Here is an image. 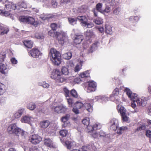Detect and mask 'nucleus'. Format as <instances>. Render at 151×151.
I'll return each instance as SVG.
<instances>
[{
  "instance_id": "obj_1",
  "label": "nucleus",
  "mask_w": 151,
  "mask_h": 151,
  "mask_svg": "<svg viewBox=\"0 0 151 151\" xmlns=\"http://www.w3.org/2000/svg\"><path fill=\"white\" fill-rule=\"evenodd\" d=\"M49 56L53 64L58 65L60 64L61 60V55L55 49L52 48L50 49Z\"/></svg>"
},
{
  "instance_id": "obj_2",
  "label": "nucleus",
  "mask_w": 151,
  "mask_h": 151,
  "mask_svg": "<svg viewBox=\"0 0 151 151\" xmlns=\"http://www.w3.org/2000/svg\"><path fill=\"white\" fill-rule=\"evenodd\" d=\"M48 35L52 37H56L59 42L62 45L64 43V41L67 39L66 33L62 32H55V30H51L49 31Z\"/></svg>"
},
{
  "instance_id": "obj_3",
  "label": "nucleus",
  "mask_w": 151,
  "mask_h": 151,
  "mask_svg": "<svg viewBox=\"0 0 151 151\" xmlns=\"http://www.w3.org/2000/svg\"><path fill=\"white\" fill-rule=\"evenodd\" d=\"M61 74L59 70H55L52 71L51 77L55 80L57 82L61 83L65 82L66 81V78Z\"/></svg>"
},
{
  "instance_id": "obj_4",
  "label": "nucleus",
  "mask_w": 151,
  "mask_h": 151,
  "mask_svg": "<svg viewBox=\"0 0 151 151\" xmlns=\"http://www.w3.org/2000/svg\"><path fill=\"white\" fill-rule=\"evenodd\" d=\"M5 7L6 9H19L21 8L26 9L27 7V5L24 3H22L20 5V7L19 8V6H17L16 4H13L11 2L9 1L8 0H6L5 2Z\"/></svg>"
},
{
  "instance_id": "obj_5",
  "label": "nucleus",
  "mask_w": 151,
  "mask_h": 151,
  "mask_svg": "<svg viewBox=\"0 0 151 151\" xmlns=\"http://www.w3.org/2000/svg\"><path fill=\"white\" fill-rule=\"evenodd\" d=\"M5 57V54H0V72L4 74H6L8 72L7 65L2 63Z\"/></svg>"
},
{
  "instance_id": "obj_6",
  "label": "nucleus",
  "mask_w": 151,
  "mask_h": 151,
  "mask_svg": "<svg viewBox=\"0 0 151 151\" xmlns=\"http://www.w3.org/2000/svg\"><path fill=\"white\" fill-rule=\"evenodd\" d=\"M7 130L9 133H14L18 136L22 132L21 129L18 128L15 124L10 125L8 127Z\"/></svg>"
},
{
  "instance_id": "obj_7",
  "label": "nucleus",
  "mask_w": 151,
  "mask_h": 151,
  "mask_svg": "<svg viewBox=\"0 0 151 151\" xmlns=\"http://www.w3.org/2000/svg\"><path fill=\"white\" fill-rule=\"evenodd\" d=\"M74 42L76 44L75 46L79 49H81L82 48L85 49L84 45H82L81 46L80 44L81 42L83 40V36L81 35H75L73 37Z\"/></svg>"
},
{
  "instance_id": "obj_8",
  "label": "nucleus",
  "mask_w": 151,
  "mask_h": 151,
  "mask_svg": "<svg viewBox=\"0 0 151 151\" xmlns=\"http://www.w3.org/2000/svg\"><path fill=\"white\" fill-rule=\"evenodd\" d=\"M77 19L79 20L82 23L83 26L86 28H90L93 27L94 24L92 23H88L87 22V19L84 16H79L77 17Z\"/></svg>"
},
{
  "instance_id": "obj_9",
  "label": "nucleus",
  "mask_w": 151,
  "mask_h": 151,
  "mask_svg": "<svg viewBox=\"0 0 151 151\" xmlns=\"http://www.w3.org/2000/svg\"><path fill=\"white\" fill-rule=\"evenodd\" d=\"M117 109L119 112L120 113L123 122H127L128 120V117L126 115V111L124 108L121 105H118L117 106Z\"/></svg>"
},
{
  "instance_id": "obj_10",
  "label": "nucleus",
  "mask_w": 151,
  "mask_h": 151,
  "mask_svg": "<svg viewBox=\"0 0 151 151\" xmlns=\"http://www.w3.org/2000/svg\"><path fill=\"white\" fill-rule=\"evenodd\" d=\"M42 140L41 137L36 134L30 136L29 138V141L33 144H36L39 143Z\"/></svg>"
},
{
  "instance_id": "obj_11",
  "label": "nucleus",
  "mask_w": 151,
  "mask_h": 151,
  "mask_svg": "<svg viewBox=\"0 0 151 151\" xmlns=\"http://www.w3.org/2000/svg\"><path fill=\"white\" fill-rule=\"evenodd\" d=\"M29 54L33 58H37L41 57L42 53L38 49L33 48L30 51Z\"/></svg>"
},
{
  "instance_id": "obj_12",
  "label": "nucleus",
  "mask_w": 151,
  "mask_h": 151,
  "mask_svg": "<svg viewBox=\"0 0 151 151\" xmlns=\"http://www.w3.org/2000/svg\"><path fill=\"white\" fill-rule=\"evenodd\" d=\"M67 108L66 106L63 105H61L55 107L54 110L55 112L58 114H60L64 113L67 111Z\"/></svg>"
},
{
  "instance_id": "obj_13",
  "label": "nucleus",
  "mask_w": 151,
  "mask_h": 151,
  "mask_svg": "<svg viewBox=\"0 0 151 151\" xmlns=\"http://www.w3.org/2000/svg\"><path fill=\"white\" fill-rule=\"evenodd\" d=\"M135 101L138 106H146L147 103L146 98L143 97L142 99L138 98Z\"/></svg>"
},
{
  "instance_id": "obj_14",
  "label": "nucleus",
  "mask_w": 151,
  "mask_h": 151,
  "mask_svg": "<svg viewBox=\"0 0 151 151\" xmlns=\"http://www.w3.org/2000/svg\"><path fill=\"white\" fill-rule=\"evenodd\" d=\"M87 91L88 93L93 92L94 91V82L89 81L88 82Z\"/></svg>"
},
{
  "instance_id": "obj_15",
  "label": "nucleus",
  "mask_w": 151,
  "mask_h": 151,
  "mask_svg": "<svg viewBox=\"0 0 151 151\" xmlns=\"http://www.w3.org/2000/svg\"><path fill=\"white\" fill-rule=\"evenodd\" d=\"M95 100L100 102H106L108 101V98L104 96L100 95L95 97Z\"/></svg>"
},
{
  "instance_id": "obj_16",
  "label": "nucleus",
  "mask_w": 151,
  "mask_h": 151,
  "mask_svg": "<svg viewBox=\"0 0 151 151\" xmlns=\"http://www.w3.org/2000/svg\"><path fill=\"white\" fill-rule=\"evenodd\" d=\"M33 119V118L32 117L26 115L21 118V121L22 123H29Z\"/></svg>"
},
{
  "instance_id": "obj_17",
  "label": "nucleus",
  "mask_w": 151,
  "mask_h": 151,
  "mask_svg": "<svg viewBox=\"0 0 151 151\" xmlns=\"http://www.w3.org/2000/svg\"><path fill=\"white\" fill-rule=\"evenodd\" d=\"M25 109L24 108H21L19 109L14 114V117L16 118H18L20 117L22 114L24 113Z\"/></svg>"
},
{
  "instance_id": "obj_18",
  "label": "nucleus",
  "mask_w": 151,
  "mask_h": 151,
  "mask_svg": "<svg viewBox=\"0 0 151 151\" xmlns=\"http://www.w3.org/2000/svg\"><path fill=\"white\" fill-rule=\"evenodd\" d=\"M87 131L89 134L91 135L94 137V126L88 125L87 126Z\"/></svg>"
},
{
  "instance_id": "obj_19",
  "label": "nucleus",
  "mask_w": 151,
  "mask_h": 151,
  "mask_svg": "<svg viewBox=\"0 0 151 151\" xmlns=\"http://www.w3.org/2000/svg\"><path fill=\"white\" fill-rule=\"evenodd\" d=\"M9 30L7 28L4 27L0 24V35H3L7 34Z\"/></svg>"
},
{
  "instance_id": "obj_20",
  "label": "nucleus",
  "mask_w": 151,
  "mask_h": 151,
  "mask_svg": "<svg viewBox=\"0 0 151 151\" xmlns=\"http://www.w3.org/2000/svg\"><path fill=\"white\" fill-rule=\"evenodd\" d=\"M24 45L28 48H31L32 47L33 42L30 40H25L23 42Z\"/></svg>"
},
{
  "instance_id": "obj_21",
  "label": "nucleus",
  "mask_w": 151,
  "mask_h": 151,
  "mask_svg": "<svg viewBox=\"0 0 151 151\" xmlns=\"http://www.w3.org/2000/svg\"><path fill=\"white\" fill-rule=\"evenodd\" d=\"M50 124V123L48 121H44L40 123V126L43 128H46L49 126Z\"/></svg>"
},
{
  "instance_id": "obj_22",
  "label": "nucleus",
  "mask_w": 151,
  "mask_h": 151,
  "mask_svg": "<svg viewBox=\"0 0 151 151\" xmlns=\"http://www.w3.org/2000/svg\"><path fill=\"white\" fill-rule=\"evenodd\" d=\"M90 72L88 70H87L85 71L80 73V76L81 78H82L85 77H88L90 76Z\"/></svg>"
},
{
  "instance_id": "obj_23",
  "label": "nucleus",
  "mask_w": 151,
  "mask_h": 151,
  "mask_svg": "<svg viewBox=\"0 0 151 151\" xmlns=\"http://www.w3.org/2000/svg\"><path fill=\"white\" fill-rule=\"evenodd\" d=\"M105 32L111 35L112 33L111 27L109 25H106L105 28Z\"/></svg>"
},
{
  "instance_id": "obj_24",
  "label": "nucleus",
  "mask_w": 151,
  "mask_h": 151,
  "mask_svg": "<svg viewBox=\"0 0 151 151\" xmlns=\"http://www.w3.org/2000/svg\"><path fill=\"white\" fill-rule=\"evenodd\" d=\"M52 144V141L49 139H46L44 140V144L47 146L50 147Z\"/></svg>"
},
{
  "instance_id": "obj_25",
  "label": "nucleus",
  "mask_w": 151,
  "mask_h": 151,
  "mask_svg": "<svg viewBox=\"0 0 151 151\" xmlns=\"http://www.w3.org/2000/svg\"><path fill=\"white\" fill-rule=\"evenodd\" d=\"M72 56V53L70 52H68L67 53H65L63 55V58L66 60L70 59Z\"/></svg>"
},
{
  "instance_id": "obj_26",
  "label": "nucleus",
  "mask_w": 151,
  "mask_h": 151,
  "mask_svg": "<svg viewBox=\"0 0 151 151\" xmlns=\"http://www.w3.org/2000/svg\"><path fill=\"white\" fill-rule=\"evenodd\" d=\"M119 89L118 88H115L113 91L112 94L110 95V97L112 98L115 96H117L119 94Z\"/></svg>"
},
{
  "instance_id": "obj_27",
  "label": "nucleus",
  "mask_w": 151,
  "mask_h": 151,
  "mask_svg": "<svg viewBox=\"0 0 151 151\" xmlns=\"http://www.w3.org/2000/svg\"><path fill=\"white\" fill-rule=\"evenodd\" d=\"M83 106L86 108L87 110L89 112H91L92 111V107L89 103H86L84 104Z\"/></svg>"
},
{
  "instance_id": "obj_28",
  "label": "nucleus",
  "mask_w": 151,
  "mask_h": 151,
  "mask_svg": "<svg viewBox=\"0 0 151 151\" xmlns=\"http://www.w3.org/2000/svg\"><path fill=\"white\" fill-rule=\"evenodd\" d=\"M0 14L2 16H7L10 14V12L9 10H0Z\"/></svg>"
},
{
  "instance_id": "obj_29",
  "label": "nucleus",
  "mask_w": 151,
  "mask_h": 151,
  "mask_svg": "<svg viewBox=\"0 0 151 151\" xmlns=\"http://www.w3.org/2000/svg\"><path fill=\"white\" fill-rule=\"evenodd\" d=\"M95 29L96 31L99 32V33H104V28L101 26H95Z\"/></svg>"
},
{
  "instance_id": "obj_30",
  "label": "nucleus",
  "mask_w": 151,
  "mask_h": 151,
  "mask_svg": "<svg viewBox=\"0 0 151 151\" xmlns=\"http://www.w3.org/2000/svg\"><path fill=\"white\" fill-rule=\"evenodd\" d=\"M60 135L62 137H66L68 133V131L65 129L61 130L60 131Z\"/></svg>"
},
{
  "instance_id": "obj_31",
  "label": "nucleus",
  "mask_w": 151,
  "mask_h": 151,
  "mask_svg": "<svg viewBox=\"0 0 151 151\" xmlns=\"http://www.w3.org/2000/svg\"><path fill=\"white\" fill-rule=\"evenodd\" d=\"M146 125L145 124H144L137 128L135 131H141L143 130H145L146 128Z\"/></svg>"
},
{
  "instance_id": "obj_32",
  "label": "nucleus",
  "mask_w": 151,
  "mask_h": 151,
  "mask_svg": "<svg viewBox=\"0 0 151 151\" xmlns=\"http://www.w3.org/2000/svg\"><path fill=\"white\" fill-rule=\"evenodd\" d=\"M62 72L63 74L66 75L69 73V70L68 68L65 67H63L61 69Z\"/></svg>"
},
{
  "instance_id": "obj_33",
  "label": "nucleus",
  "mask_w": 151,
  "mask_h": 151,
  "mask_svg": "<svg viewBox=\"0 0 151 151\" xmlns=\"http://www.w3.org/2000/svg\"><path fill=\"white\" fill-rule=\"evenodd\" d=\"M77 19H78L77 18V19L72 18H68L69 22L72 25H74L76 24Z\"/></svg>"
},
{
  "instance_id": "obj_34",
  "label": "nucleus",
  "mask_w": 151,
  "mask_h": 151,
  "mask_svg": "<svg viewBox=\"0 0 151 151\" xmlns=\"http://www.w3.org/2000/svg\"><path fill=\"white\" fill-rule=\"evenodd\" d=\"M65 144L67 148L70 149L73 146V142L69 141H67L65 142Z\"/></svg>"
},
{
  "instance_id": "obj_35",
  "label": "nucleus",
  "mask_w": 151,
  "mask_h": 151,
  "mask_svg": "<svg viewBox=\"0 0 151 151\" xmlns=\"http://www.w3.org/2000/svg\"><path fill=\"white\" fill-rule=\"evenodd\" d=\"M35 108V104L32 103H29L27 106V108L31 110H34Z\"/></svg>"
},
{
  "instance_id": "obj_36",
  "label": "nucleus",
  "mask_w": 151,
  "mask_h": 151,
  "mask_svg": "<svg viewBox=\"0 0 151 151\" xmlns=\"http://www.w3.org/2000/svg\"><path fill=\"white\" fill-rule=\"evenodd\" d=\"M5 91V85L0 83V94H2Z\"/></svg>"
},
{
  "instance_id": "obj_37",
  "label": "nucleus",
  "mask_w": 151,
  "mask_h": 151,
  "mask_svg": "<svg viewBox=\"0 0 151 151\" xmlns=\"http://www.w3.org/2000/svg\"><path fill=\"white\" fill-rule=\"evenodd\" d=\"M89 119L88 118H85L82 121L83 123L85 125L86 127L89 125Z\"/></svg>"
},
{
  "instance_id": "obj_38",
  "label": "nucleus",
  "mask_w": 151,
  "mask_h": 151,
  "mask_svg": "<svg viewBox=\"0 0 151 151\" xmlns=\"http://www.w3.org/2000/svg\"><path fill=\"white\" fill-rule=\"evenodd\" d=\"M129 98L133 101H135L136 100L138 99L137 95L135 93H132L131 97Z\"/></svg>"
},
{
  "instance_id": "obj_39",
  "label": "nucleus",
  "mask_w": 151,
  "mask_h": 151,
  "mask_svg": "<svg viewBox=\"0 0 151 151\" xmlns=\"http://www.w3.org/2000/svg\"><path fill=\"white\" fill-rule=\"evenodd\" d=\"M70 117V115L67 114L64 116L61 119V121L64 122H68V120L69 119Z\"/></svg>"
},
{
  "instance_id": "obj_40",
  "label": "nucleus",
  "mask_w": 151,
  "mask_h": 151,
  "mask_svg": "<svg viewBox=\"0 0 151 151\" xmlns=\"http://www.w3.org/2000/svg\"><path fill=\"white\" fill-rule=\"evenodd\" d=\"M27 16H21L19 17V20L20 22H27Z\"/></svg>"
},
{
  "instance_id": "obj_41",
  "label": "nucleus",
  "mask_w": 151,
  "mask_h": 151,
  "mask_svg": "<svg viewBox=\"0 0 151 151\" xmlns=\"http://www.w3.org/2000/svg\"><path fill=\"white\" fill-rule=\"evenodd\" d=\"M103 23L102 19L101 18H97L95 19V23L97 24H101Z\"/></svg>"
},
{
  "instance_id": "obj_42",
  "label": "nucleus",
  "mask_w": 151,
  "mask_h": 151,
  "mask_svg": "<svg viewBox=\"0 0 151 151\" xmlns=\"http://www.w3.org/2000/svg\"><path fill=\"white\" fill-rule=\"evenodd\" d=\"M125 92L128 95L129 98L131 97V96L132 93L129 88H126L125 89Z\"/></svg>"
},
{
  "instance_id": "obj_43",
  "label": "nucleus",
  "mask_w": 151,
  "mask_h": 151,
  "mask_svg": "<svg viewBox=\"0 0 151 151\" xmlns=\"http://www.w3.org/2000/svg\"><path fill=\"white\" fill-rule=\"evenodd\" d=\"M82 65H81L77 64L75 66L74 69V71L75 72L77 73L81 69Z\"/></svg>"
},
{
  "instance_id": "obj_44",
  "label": "nucleus",
  "mask_w": 151,
  "mask_h": 151,
  "mask_svg": "<svg viewBox=\"0 0 151 151\" xmlns=\"http://www.w3.org/2000/svg\"><path fill=\"white\" fill-rule=\"evenodd\" d=\"M27 23L31 24L33 22H34V19L32 17L27 16Z\"/></svg>"
},
{
  "instance_id": "obj_45",
  "label": "nucleus",
  "mask_w": 151,
  "mask_h": 151,
  "mask_svg": "<svg viewBox=\"0 0 151 151\" xmlns=\"http://www.w3.org/2000/svg\"><path fill=\"white\" fill-rule=\"evenodd\" d=\"M35 37L36 38L39 39H44V37L42 34L38 33H36L35 34Z\"/></svg>"
},
{
  "instance_id": "obj_46",
  "label": "nucleus",
  "mask_w": 151,
  "mask_h": 151,
  "mask_svg": "<svg viewBox=\"0 0 151 151\" xmlns=\"http://www.w3.org/2000/svg\"><path fill=\"white\" fill-rule=\"evenodd\" d=\"M70 94L73 97L77 98L78 96V95L77 92L74 89H72L70 91Z\"/></svg>"
},
{
  "instance_id": "obj_47",
  "label": "nucleus",
  "mask_w": 151,
  "mask_h": 151,
  "mask_svg": "<svg viewBox=\"0 0 151 151\" xmlns=\"http://www.w3.org/2000/svg\"><path fill=\"white\" fill-rule=\"evenodd\" d=\"M63 91L64 92L65 96L66 98L69 96V91L66 88H63Z\"/></svg>"
},
{
  "instance_id": "obj_48",
  "label": "nucleus",
  "mask_w": 151,
  "mask_h": 151,
  "mask_svg": "<svg viewBox=\"0 0 151 151\" xmlns=\"http://www.w3.org/2000/svg\"><path fill=\"white\" fill-rule=\"evenodd\" d=\"M139 19V18L137 16H132L129 18V19L130 21L133 22H137Z\"/></svg>"
},
{
  "instance_id": "obj_49",
  "label": "nucleus",
  "mask_w": 151,
  "mask_h": 151,
  "mask_svg": "<svg viewBox=\"0 0 151 151\" xmlns=\"http://www.w3.org/2000/svg\"><path fill=\"white\" fill-rule=\"evenodd\" d=\"M37 147L36 146H32L29 149V151H38Z\"/></svg>"
},
{
  "instance_id": "obj_50",
  "label": "nucleus",
  "mask_w": 151,
  "mask_h": 151,
  "mask_svg": "<svg viewBox=\"0 0 151 151\" xmlns=\"http://www.w3.org/2000/svg\"><path fill=\"white\" fill-rule=\"evenodd\" d=\"M66 99L69 105L70 106H71L73 104V101L70 98H66Z\"/></svg>"
},
{
  "instance_id": "obj_51",
  "label": "nucleus",
  "mask_w": 151,
  "mask_h": 151,
  "mask_svg": "<svg viewBox=\"0 0 151 151\" xmlns=\"http://www.w3.org/2000/svg\"><path fill=\"white\" fill-rule=\"evenodd\" d=\"M40 85L42 86L44 88H48L50 86L48 83H47L45 82H43L42 83H41Z\"/></svg>"
},
{
  "instance_id": "obj_52",
  "label": "nucleus",
  "mask_w": 151,
  "mask_h": 151,
  "mask_svg": "<svg viewBox=\"0 0 151 151\" xmlns=\"http://www.w3.org/2000/svg\"><path fill=\"white\" fill-rule=\"evenodd\" d=\"M85 35L86 37H90L92 35V33L90 30H87L85 33Z\"/></svg>"
},
{
  "instance_id": "obj_53",
  "label": "nucleus",
  "mask_w": 151,
  "mask_h": 151,
  "mask_svg": "<svg viewBox=\"0 0 151 151\" xmlns=\"http://www.w3.org/2000/svg\"><path fill=\"white\" fill-rule=\"evenodd\" d=\"M67 65L68 68H71L74 67V64L72 61H69L67 63Z\"/></svg>"
},
{
  "instance_id": "obj_54",
  "label": "nucleus",
  "mask_w": 151,
  "mask_h": 151,
  "mask_svg": "<svg viewBox=\"0 0 151 151\" xmlns=\"http://www.w3.org/2000/svg\"><path fill=\"white\" fill-rule=\"evenodd\" d=\"M101 127V125L100 123L98 122H96L95 124V129H99Z\"/></svg>"
},
{
  "instance_id": "obj_55",
  "label": "nucleus",
  "mask_w": 151,
  "mask_h": 151,
  "mask_svg": "<svg viewBox=\"0 0 151 151\" xmlns=\"http://www.w3.org/2000/svg\"><path fill=\"white\" fill-rule=\"evenodd\" d=\"M70 124L69 122H64V123L62 125L63 127H70Z\"/></svg>"
},
{
  "instance_id": "obj_56",
  "label": "nucleus",
  "mask_w": 151,
  "mask_h": 151,
  "mask_svg": "<svg viewBox=\"0 0 151 151\" xmlns=\"http://www.w3.org/2000/svg\"><path fill=\"white\" fill-rule=\"evenodd\" d=\"M51 4L52 6L54 8H55L57 7V3L56 1V0H52Z\"/></svg>"
},
{
  "instance_id": "obj_57",
  "label": "nucleus",
  "mask_w": 151,
  "mask_h": 151,
  "mask_svg": "<svg viewBox=\"0 0 151 151\" xmlns=\"http://www.w3.org/2000/svg\"><path fill=\"white\" fill-rule=\"evenodd\" d=\"M37 110L38 112H40V113H44L45 112V109L44 108H42V107L41 108H37Z\"/></svg>"
},
{
  "instance_id": "obj_58",
  "label": "nucleus",
  "mask_w": 151,
  "mask_h": 151,
  "mask_svg": "<svg viewBox=\"0 0 151 151\" xmlns=\"http://www.w3.org/2000/svg\"><path fill=\"white\" fill-rule=\"evenodd\" d=\"M146 135L148 137L151 138V131L147 130L146 132Z\"/></svg>"
},
{
  "instance_id": "obj_59",
  "label": "nucleus",
  "mask_w": 151,
  "mask_h": 151,
  "mask_svg": "<svg viewBox=\"0 0 151 151\" xmlns=\"http://www.w3.org/2000/svg\"><path fill=\"white\" fill-rule=\"evenodd\" d=\"M57 24L55 23H52L51 24L50 26L52 30H55L57 28Z\"/></svg>"
},
{
  "instance_id": "obj_60",
  "label": "nucleus",
  "mask_w": 151,
  "mask_h": 151,
  "mask_svg": "<svg viewBox=\"0 0 151 151\" xmlns=\"http://www.w3.org/2000/svg\"><path fill=\"white\" fill-rule=\"evenodd\" d=\"M76 106L78 108H81L84 106V104L81 102H77L76 103Z\"/></svg>"
},
{
  "instance_id": "obj_61",
  "label": "nucleus",
  "mask_w": 151,
  "mask_h": 151,
  "mask_svg": "<svg viewBox=\"0 0 151 151\" xmlns=\"http://www.w3.org/2000/svg\"><path fill=\"white\" fill-rule=\"evenodd\" d=\"M39 24V22L37 21H35V20L34 19V22H33L31 24L33 25L34 27H36L38 26Z\"/></svg>"
},
{
  "instance_id": "obj_62",
  "label": "nucleus",
  "mask_w": 151,
  "mask_h": 151,
  "mask_svg": "<svg viewBox=\"0 0 151 151\" xmlns=\"http://www.w3.org/2000/svg\"><path fill=\"white\" fill-rule=\"evenodd\" d=\"M11 62L13 64H16L17 63V60L14 58H12L11 59Z\"/></svg>"
},
{
  "instance_id": "obj_63",
  "label": "nucleus",
  "mask_w": 151,
  "mask_h": 151,
  "mask_svg": "<svg viewBox=\"0 0 151 151\" xmlns=\"http://www.w3.org/2000/svg\"><path fill=\"white\" fill-rule=\"evenodd\" d=\"M102 4L101 3H99L96 5V9H99L101 8Z\"/></svg>"
},
{
  "instance_id": "obj_64",
  "label": "nucleus",
  "mask_w": 151,
  "mask_h": 151,
  "mask_svg": "<svg viewBox=\"0 0 151 151\" xmlns=\"http://www.w3.org/2000/svg\"><path fill=\"white\" fill-rule=\"evenodd\" d=\"M81 149L82 151H89V150L87 146H83L82 147Z\"/></svg>"
}]
</instances>
